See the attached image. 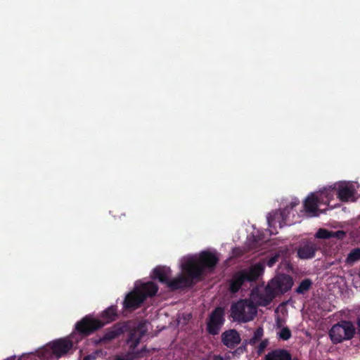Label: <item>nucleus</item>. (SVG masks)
<instances>
[{"mask_svg":"<svg viewBox=\"0 0 360 360\" xmlns=\"http://www.w3.org/2000/svg\"><path fill=\"white\" fill-rule=\"evenodd\" d=\"M293 285V280L288 275H278L271 280L263 292L259 294L257 292L252 293V300L259 305L266 306L278 295L283 294Z\"/></svg>","mask_w":360,"mask_h":360,"instance_id":"nucleus-1","label":"nucleus"},{"mask_svg":"<svg viewBox=\"0 0 360 360\" xmlns=\"http://www.w3.org/2000/svg\"><path fill=\"white\" fill-rule=\"evenodd\" d=\"M217 262L216 254L210 252H202L199 256L185 257L181 260L182 273L191 278H196L201 274L204 267H212Z\"/></svg>","mask_w":360,"mask_h":360,"instance_id":"nucleus-2","label":"nucleus"},{"mask_svg":"<svg viewBox=\"0 0 360 360\" xmlns=\"http://www.w3.org/2000/svg\"><path fill=\"white\" fill-rule=\"evenodd\" d=\"M158 287L153 282L136 283L134 290L129 292L124 300V307L135 309L140 307L147 297L155 295Z\"/></svg>","mask_w":360,"mask_h":360,"instance_id":"nucleus-3","label":"nucleus"},{"mask_svg":"<svg viewBox=\"0 0 360 360\" xmlns=\"http://www.w3.org/2000/svg\"><path fill=\"white\" fill-rule=\"evenodd\" d=\"M333 196V191L327 189L311 193L304 203L305 212L309 217L319 216L323 212V210L321 209V206L322 205H328Z\"/></svg>","mask_w":360,"mask_h":360,"instance_id":"nucleus-4","label":"nucleus"},{"mask_svg":"<svg viewBox=\"0 0 360 360\" xmlns=\"http://www.w3.org/2000/svg\"><path fill=\"white\" fill-rule=\"evenodd\" d=\"M154 277L161 283H166L171 289H178L189 285L190 281L184 275L170 279L171 269L166 266H158L153 270Z\"/></svg>","mask_w":360,"mask_h":360,"instance_id":"nucleus-5","label":"nucleus"},{"mask_svg":"<svg viewBox=\"0 0 360 360\" xmlns=\"http://www.w3.org/2000/svg\"><path fill=\"white\" fill-rule=\"evenodd\" d=\"M335 189L342 202H355L360 195V185L356 181H339L335 184Z\"/></svg>","mask_w":360,"mask_h":360,"instance_id":"nucleus-6","label":"nucleus"},{"mask_svg":"<svg viewBox=\"0 0 360 360\" xmlns=\"http://www.w3.org/2000/svg\"><path fill=\"white\" fill-rule=\"evenodd\" d=\"M256 314V307L250 301L240 300L231 307V316L238 321H250Z\"/></svg>","mask_w":360,"mask_h":360,"instance_id":"nucleus-7","label":"nucleus"},{"mask_svg":"<svg viewBox=\"0 0 360 360\" xmlns=\"http://www.w3.org/2000/svg\"><path fill=\"white\" fill-rule=\"evenodd\" d=\"M263 270L264 265L259 263L252 266L248 271L238 272L232 278L230 287L231 290L235 292L239 290L245 281L256 280L262 274Z\"/></svg>","mask_w":360,"mask_h":360,"instance_id":"nucleus-8","label":"nucleus"},{"mask_svg":"<svg viewBox=\"0 0 360 360\" xmlns=\"http://www.w3.org/2000/svg\"><path fill=\"white\" fill-rule=\"evenodd\" d=\"M354 332L355 328L351 322L342 321L332 327L330 330V337L334 343H338L351 339Z\"/></svg>","mask_w":360,"mask_h":360,"instance_id":"nucleus-9","label":"nucleus"},{"mask_svg":"<svg viewBox=\"0 0 360 360\" xmlns=\"http://www.w3.org/2000/svg\"><path fill=\"white\" fill-rule=\"evenodd\" d=\"M72 347V342L68 339H59L49 344L46 348L47 352L51 353V356L58 359L66 354Z\"/></svg>","mask_w":360,"mask_h":360,"instance_id":"nucleus-10","label":"nucleus"},{"mask_svg":"<svg viewBox=\"0 0 360 360\" xmlns=\"http://www.w3.org/2000/svg\"><path fill=\"white\" fill-rule=\"evenodd\" d=\"M224 322V311L221 307H217L210 314L207 322V330L212 335H217Z\"/></svg>","mask_w":360,"mask_h":360,"instance_id":"nucleus-11","label":"nucleus"},{"mask_svg":"<svg viewBox=\"0 0 360 360\" xmlns=\"http://www.w3.org/2000/svg\"><path fill=\"white\" fill-rule=\"evenodd\" d=\"M103 326L100 321L86 317L77 324L76 328L80 333H89Z\"/></svg>","mask_w":360,"mask_h":360,"instance_id":"nucleus-12","label":"nucleus"},{"mask_svg":"<svg viewBox=\"0 0 360 360\" xmlns=\"http://www.w3.org/2000/svg\"><path fill=\"white\" fill-rule=\"evenodd\" d=\"M268 223L271 233H277L278 229L281 228L285 224L283 213L280 211H276L269 214Z\"/></svg>","mask_w":360,"mask_h":360,"instance_id":"nucleus-13","label":"nucleus"},{"mask_svg":"<svg viewBox=\"0 0 360 360\" xmlns=\"http://www.w3.org/2000/svg\"><path fill=\"white\" fill-rule=\"evenodd\" d=\"M241 341L240 334L234 329L224 331L221 334V342L229 348H233Z\"/></svg>","mask_w":360,"mask_h":360,"instance_id":"nucleus-14","label":"nucleus"},{"mask_svg":"<svg viewBox=\"0 0 360 360\" xmlns=\"http://www.w3.org/2000/svg\"><path fill=\"white\" fill-rule=\"evenodd\" d=\"M147 328L145 323L139 324L131 333L128 344L131 348H135L139 343L141 338L146 333Z\"/></svg>","mask_w":360,"mask_h":360,"instance_id":"nucleus-15","label":"nucleus"},{"mask_svg":"<svg viewBox=\"0 0 360 360\" xmlns=\"http://www.w3.org/2000/svg\"><path fill=\"white\" fill-rule=\"evenodd\" d=\"M316 246L314 244L309 243L298 249L297 254L301 259H309L314 256Z\"/></svg>","mask_w":360,"mask_h":360,"instance_id":"nucleus-16","label":"nucleus"},{"mask_svg":"<svg viewBox=\"0 0 360 360\" xmlns=\"http://www.w3.org/2000/svg\"><path fill=\"white\" fill-rule=\"evenodd\" d=\"M266 360H297L292 359L290 354L285 350H274L266 355Z\"/></svg>","mask_w":360,"mask_h":360,"instance_id":"nucleus-17","label":"nucleus"},{"mask_svg":"<svg viewBox=\"0 0 360 360\" xmlns=\"http://www.w3.org/2000/svg\"><path fill=\"white\" fill-rule=\"evenodd\" d=\"M360 260V249L356 248L352 250L345 259V262L349 265Z\"/></svg>","mask_w":360,"mask_h":360,"instance_id":"nucleus-18","label":"nucleus"},{"mask_svg":"<svg viewBox=\"0 0 360 360\" xmlns=\"http://www.w3.org/2000/svg\"><path fill=\"white\" fill-rule=\"evenodd\" d=\"M311 285V281L309 279H305L302 281L300 285L296 289V292L300 294L304 293L310 288Z\"/></svg>","mask_w":360,"mask_h":360,"instance_id":"nucleus-19","label":"nucleus"},{"mask_svg":"<svg viewBox=\"0 0 360 360\" xmlns=\"http://www.w3.org/2000/svg\"><path fill=\"white\" fill-rule=\"evenodd\" d=\"M332 231L326 229H320L316 233V236L319 238H332Z\"/></svg>","mask_w":360,"mask_h":360,"instance_id":"nucleus-20","label":"nucleus"},{"mask_svg":"<svg viewBox=\"0 0 360 360\" xmlns=\"http://www.w3.org/2000/svg\"><path fill=\"white\" fill-rule=\"evenodd\" d=\"M278 337L281 339L287 340L291 337V332L288 328H283L278 333Z\"/></svg>","mask_w":360,"mask_h":360,"instance_id":"nucleus-21","label":"nucleus"},{"mask_svg":"<svg viewBox=\"0 0 360 360\" xmlns=\"http://www.w3.org/2000/svg\"><path fill=\"white\" fill-rule=\"evenodd\" d=\"M103 315L106 316L108 321H109L114 319L116 316V311L113 307H110L104 311Z\"/></svg>","mask_w":360,"mask_h":360,"instance_id":"nucleus-22","label":"nucleus"},{"mask_svg":"<svg viewBox=\"0 0 360 360\" xmlns=\"http://www.w3.org/2000/svg\"><path fill=\"white\" fill-rule=\"evenodd\" d=\"M263 335V330L262 328H258L254 334L253 338L250 340V342L251 344H255L258 340H259Z\"/></svg>","mask_w":360,"mask_h":360,"instance_id":"nucleus-23","label":"nucleus"},{"mask_svg":"<svg viewBox=\"0 0 360 360\" xmlns=\"http://www.w3.org/2000/svg\"><path fill=\"white\" fill-rule=\"evenodd\" d=\"M121 331L120 329L115 330L109 332L105 335V338L107 339H113L118 336L120 334Z\"/></svg>","mask_w":360,"mask_h":360,"instance_id":"nucleus-24","label":"nucleus"},{"mask_svg":"<svg viewBox=\"0 0 360 360\" xmlns=\"http://www.w3.org/2000/svg\"><path fill=\"white\" fill-rule=\"evenodd\" d=\"M331 235H332V237L342 238L345 236V233L342 231H338L335 232H332Z\"/></svg>","mask_w":360,"mask_h":360,"instance_id":"nucleus-25","label":"nucleus"},{"mask_svg":"<svg viewBox=\"0 0 360 360\" xmlns=\"http://www.w3.org/2000/svg\"><path fill=\"white\" fill-rule=\"evenodd\" d=\"M268 342L266 340L262 341L259 345V352H262L264 349L266 347Z\"/></svg>","mask_w":360,"mask_h":360,"instance_id":"nucleus-26","label":"nucleus"},{"mask_svg":"<svg viewBox=\"0 0 360 360\" xmlns=\"http://www.w3.org/2000/svg\"><path fill=\"white\" fill-rule=\"evenodd\" d=\"M276 262V259L275 258H271L270 259L269 261H268V266H272L274 265V264Z\"/></svg>","mask_w":360,"mask_h":360,"instance_id":"nucleus-27","label":"nucleus"},{"mask_svg":"<svg viewBox=\"0 0 360 360\" xmlns=\"http://www.w3.org/2000/svg\"><path fill=\"white\" fill-rule=\"evenodd\" d=\"M299 203V201L297 200H295L290 203L291 208L294 207L295 206L297 205Z\"/></svg>","mask_w":360,"mask_h":360,"instance_id":"nucleus-28","label":"nucleus"},{"mask_svg":"<svg viewBox=\"0 0 360 360\" xmlns=\"http://www.w3.org/2000/svg\"><path fill=\"white\" fill-rule=\"evenodd\" d=\"M212 360H224L223 357L220 356H214Z\"/></svg>","mask_w":360,"mask_h":360,"instance_id":"nucleus-29","label":"nucleus"},{"mask_svg":"<svg viewBox=\"0 0 360 360\" xmlns=\"http://www.w3.org/2000/svg\"><path fill=\"white\" fill-rule=\"evenodd\" d=\"M92 359H93V357H91V356H88L85 357L84 360H91Z\"/></svg>","mask_w":360,"mask_h":360,"instance_id":"nucleus-30","label":"nucleus"},{"mask_svg":"<svg viewBox=\"0 0 360 360\" xmlns=\"http://www.w3.org/2000/svg\"><path fill=\"white\" fill-rule=\"evenodd\" d=\"M115 360H125V359L120 358V357H117Z\"/></svg>","mask_w":360,"mask_h":360,"instance_id":"nucleus-31","label":"nucleus"},{"mask_svg":"<svg viewBox=\"0 0 360 360\" xmlns=\"http://www.w3.org/2000/svg\"><path fill=\"white\" fill-rule=\"evenodd\" d=\"M358 276H359V278H360V269H359V273H358Z\"/></svg>","mask_w":360,"mask_h":360,"instance_id":"nucleus-32","label":"nucleus"}]
</instances>
